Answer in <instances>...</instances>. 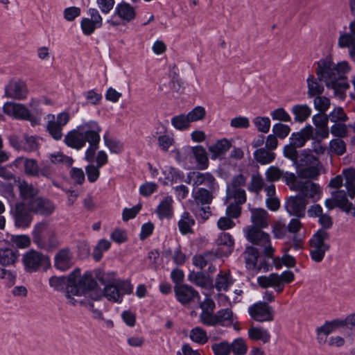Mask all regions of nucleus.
Wrapping results in <instances>:
<instances>
[{
  "label": "nucleus",
  "mask_w": 355,
  "mask_h": 355,
  "mask_svg": "<svg viewBox=\"0 0 355 355\" xmlns=\"http://www.w3.org/2000/svg\"><path fill=\"white\" fill-rule=\"evenodd\" d=\"M189 337L192 341L199 345H204L209 340L207 331L200 327L192 329Z\"/></svg>",
  "instance_id": "nucleus-43"
},
{
  "label": "nucleus",
  "mask_w": 355,
  "mask_h": 355,
  "mask_svg": "<svg viewBox=\"0 0 355 355\" xmlns=\"http://www.w3.org/2000/svg\"><path fill=\"white\" fill-rule=\"evenodd\" d=\"M211 349L214 355H229L231 353L230 345L225 340L214 343Z\"/></svg>",
  "instance_id": "nucleus-56"
},
{
  "label": "nucleus",
  "mask_w": 355,
  "mask_h": 355,
  "mask_svg": "<svg viewBox=\"0 0 355 355\" xmlns=\"http://www.w3.org/2000/svg\"><path fill=\"white\" fill-rule=\"evenodd\" d=\"M103 139L105 146L111 153H120L123 150V146L118 139L110 138L107 135H104Z\"/></svg>",
  "instance_id": "nucleus-55"
},
{
  "label": "nucleus",
  "mask_w": 355,
  "mask_h": 355,
  "mask_svg": "<svg viewBox=\"0 0 355 355\" xmlns=\"http://www.w3.org/2000/svg\"><path fill=\"white\" fill-rule=\"evenodd\" d=\"M290 131L291 128L288 125L281 123H276L272 127L274 135L280 139L286 137L290 133Z\"/></svg>",
  "instance_id": "nucleus-64"
},
{
  "label": "nucleus",
  "mask_w": 355,
  "mask_h": 355,
  "mask_svg": "<svg viewBox=\"0 0 355 355\" xmlns=\"http://www.w3.org/2000/svg\"><path fill=\"white\" fill-rule=\"evenodd\" d=\"M330 239V234L325 230H318L309 240L310 257L316 263L321 262L325 253L330 250V245L327 243Z\"/></svg>",
  "instance_id": "nucleus-7"
},
{
  "label": "nucleus",
  "mask_w": 355,
  "mask_h": 355,
  "mask_svg": "<svg viewBox=\"0 0 355 355\" xmlns=\"http://www.w3.org/2000/svg\"><path fill=\"white\" fill-rule=\"evenodd\" d=\"M344 123L345 122L334 123V124L331 127V133L338 138H344L347 137L348 125H347Z\"/></svg>",
  "instance_id": "nucleus-54"
},
{
  "label": "nucleus",
  "mask_w": 355,
  "mask_h": 355,
  "mask_svg": "<svg viewBox=\"0 0 355 355\" xmlns=\"http://www.w3.org/2000/svg\"><path fill=\"white\" fill-rule=\"evenodd\" d=\"M64 141L69 147L76 150L81 149L86 144L78 128L69 132Z\"/></svg>",
  "instance_id": "nucleus-29"
},
{
  "label": "nucleus",
  "mask_w": 355,
  "mask_h": 355,
  "mask_svg": "<svg viewBox=\"0 0 355 355\" xmlns=\"http://www.w3.org/2000/svg\"><path fill=\"white\" fill-rule=\"evenodd\" d=\"M95 278L97 279L102 284L105 285L102 296L105 297L108 300L116 302H121V293L119 292V287L116 284L112 283H107V278L105 273L100 270H95ZM98 288L101 290L99 287ZM102 297H101V299Z\"/></svg>",
  "instance_id": "nucleus-18"
},
{
  "label": "nucleus",
  "mask_w": 355,
  "mask_h": 355,
  "mask_svg": "<svg viewBox=\"0 0 355 355\" xmlns=\"http://www.w3.org/2000/svg\"><path fill=\"white\" fill-rule=\"evenodd\" d=\"M314 107L320 113H325V112L329 108L330 100L322 95L313 97Z\"/></svg>",
  "instance_id": "nucleus-49"
},
{
  "label": "nucleus",
  "mask_w": 355,
  "mask_h": 355,
  "mask_svg": "<svg viewBox=\"0 0 355 355\" xmlns=\"http://www.w3.org/2000/svg\"><path fill=\"white\" fill-rule=\"evenodd\" d=\"M233 284V279L230 272L220 271L216 276L215 284L213 285L218 291H226Z\"/></svg>",
  "instance_id": "nucleus-39"
},
{
  "label": "nucleus",
  "mask_w": 355,
  "mask_h": 355,
  "mask_svg": "<svg viewBox=\"0 0 355 355\" xmlns=\"http://www.w3.org/2000/svg\"><path fill=\"white\" fill-rule=\"evenodd\" d=\"M231 146V142L225 138L218 140L214 144L209 147V150L211 153V158L216 159L223 156Z\"/></svg>",
  "instance_id": "nucleus-32"
},
{
  "label": "nucleus",
  "mask_w": 355,
  "mask_h": 355,
  "mask_svg": "<svg viewBox=\"0 0 355 355\" xmlns=\"http://www.w3.org/2000/svg\"><path fill=\"white\" fill-rule=\"evenodd\" d=\"M3 113L17 119L27 120L33 122V117L28 109L22 104L6 102L3 107Z\"/></svg>",
  "instance_id": "nucleus-19"
},
{
  "label": "nucleus",
  "mask_w": 355,
  "mask_h": 355,
  "mask_svg": "<svg viewBox=\"0 0 355 355\" xmlns=\"http://www.w3.org/2000/svg\"><path fill=\"white\" fill-rule=\"evenodd\" d=\"M190 121L185 114L175 116L171 119V123L177 130H182L189 126Z\"/></svg>",
  "instance_id": "nucleus-53"
},
{
  "label": "nucleus",
  "mask_w": 355,
  "mask_h": 355,
  "mask_svg": "<svg viewBox=\"0 0 355 355\" xmlns=\"http://www.w3.org/2000/svg\"><path fill=\"white\" fill-rule=\"evenodd\" d=\"M18 189L21 200L34 214L44 217L51 216L55 210V203L49 198L39 195V189L25 180L19 182Z\"/></svg>",
  "instance_id": "nucleus-2"
},
{
  "label": "nucleus",
  "mask_w": 355,
  "mask_h": 355,
  "mask_svg": "<svg viewBox=\"0 0 355 355\" xmlns=\"http://www.w3.org/2000/svg\"><path fill=\"white\" fill-rule=\"evenodd\" d=\"M263 228L248 227L247 239L254 245L263 248V254L268 258H272L275 250L271 245L270 235L263 231Z\"/></svg>",
  "instance_id": "nucleus-9"
},
{
  "label": "nucleus",
  "mask_w": 355,
  "mask_h": 355,
  "mask_svg": "<svg viewBox=\"0 0 355 355\" xmlns=\"http://www.w3.org/2000/svg\"><path fill=\"white\" fill-rule=\"evenodd\" d=\"M70 293L76 296L89 293L94 300H100L102 296L93 272L88 270L80 276L79 268H75L67 277V291L65 295L67 298L70 297Z\"/></svg>",
  "instance_id": "nucleus-1"
},
{
  "label": "nucleus",
  "mask_w": 355,
  "mask_h": 355,
  "mask_svg": "<svg viewBox=\"0 0 355 355\" xmlns=\"http://www.w3.org/2000/svg\"><path fill=\"white\" fill-rule=\"evenodd\" d=\"M39 144L37 137L33 135H24L23 137V151L26 153L34 152L37 150Z\"/></svg>",
  "instance_id": "nucleus-46"
},
{
  "label": "nucleus",
  "mask_w": 355,
  "mask_h": 355,
  "mask_svg": "<svg viewBox=\"0 0 355 355\" xmlns=\"http://www.w3.org/2000/svg\"><path fill=\"white\" fill-rule=\"evenodd\" d=\"M195 225V220L187 211L183 212L180 220L178 223L180 233L183 235L193 233L192 226Z\"/></svg>",
  "instance_id": "nucleus-36"
},
{
  "label": "nucleus",
  "mask_w": 355,
  "mask_h": 355,
  "mask_svg": "<svg viewBox=\"0 0 355 355\" xmlns=\"http://www.w3.org/2000/svg\"><path fill=\"white\" fill-rule=\"evenodd\" d=\"M174 293L176 300L183 306H187L196 300H200L199 293L191 286L186 284L175 285Z\"/></svg>",
  "instance_id": "nucleus-15"
},
{
  "label": "nucleus",
  "mask_w": 355,
  "mask_h": 355,
  "mask_svg": "<svg viewBox=\"0 0 355 355\" xmlns=\"http://www.w3.org/2000/svg\"><path fill=\"white\" fill-rule=\"evenodd\" d=\"M252 225L249 227L266 228L270 224V215L263 208H252L248 205Z\"/></svg>",
  "instance_id": "nucleus-23"
},
{
  "label": "nucleus",
  "mask_w": 355,
  "mask_h": 355,
  "mask_svg": "<svg viewBox=\"0 0 355 355\" xmlns=\"http://www.w3.org/2000/svg\"><path fill=\"white\" fill-rule=\"evenodd\" d=\"M326 86L333 89L336 94L343 93L349 87L348 83L345 81L343 78L336 79L335 80H333L331 83H329V85Z\"/></svg>",
  "instance_id": "nucleus-62"
},
{
  "label": "nucleus",
  "mask_w": 355,
  "mask_h": 355,
  "mask_svg": "<svg viewBox=\"0 0 355 355\" xmlns=\"http://www.w3.org/2000/svg\"><path fill=\"white\" fill-rule=\"evenodd\" d=\"M114 15L126 22H130L136 17L134 8L124 1L116 5Z\"/></svg>",
  "instance_id": "nucleus-27"
},
{
  "label": "nucleus",
  "mask_w": 355,
  "mask_h": 355,
  "mask_svg": "<svg viewBox=\"0 0 355 355\" xmlns=\"http://www.w3.org/2000/svg\"><path fill=\"white\" fill-rule=\"evenodd\" d=\"M77 128L85 142L91 145H96V143L100 142L101 128L97 121L94 120L84 121Z\"/></svg>",
  "instance_id": "nucleus-12"
},
{
  "label": "nucleus",
  "mask_w": 355,
  "mask_h": 355,
  "mask_svg": "<svg viewBox=\"0 0 355 355\" xmlns=\"http://www.w3.org/2000/svg\"><path fill=\"white\" fill-rule=\"evenodd\" d=\"M343 174L345 178L344 186L347 196L353 199L355 197V169L348 168L343 171Z\"/></svg>",
  "instance_id": "nucleus-33"
},
{
  "label": "nucleus",
  "mask_w": 355,
  "mask_h": 355,
  "mask_svg": "<svg viewBox=\"0 0 355 355\" xmlns=\"http://www.w3.org/2000/svg\"><path fill=\"white\" fill-rule=\"evenodd\" d=\"M245 254L248 255L245 257L246 267L250 269L256 268L259 254L258 250L254 247H247L245 248Z\"/></svg>",
  "instance_id": "nucleus-45"
},
{
  "label": "nucleus",
  "mask_w": 355,
  "mask_h": 355,
  "mask_svg": "<svg viewBox=\"0 0 355 355\" xmlns=\"http://www.w3.org/2000/svg\"><path fill=\"white\" fill-rule=\"evenodd\" d=\"M307 204L308 200L300 194H297L287 198L285 202V207L291 216L300 218L305 216Z\"/></svg>",
  "instance_id": "nucleus-16"
},
{
  "label": "nucleus",
  "mask_w": 355,
  "mask_h": 355,
  "mask_svg": "<svg viewBox=\"0 0 355 355\" xmlns=\"http://www.w3.org/2000/svg\"><path fill=\"white\" fill-rule=\"evenodd\" d=\"M254 157L256 161L261 164H268L273 162L276 155L272 150L265 148H260L254 151Z\"/></svg>",
  "instance_id": "nucleus-40"
},
{
  "label": "nucleus",
  "mask_w": 355,
  "mask_h": 355,
  "mask_svg": "<svg viewBox=\"0 0 355 355\" xmlns=\"http://www.w3.org/2000/svg\"><path fill=\"white\" fill-rule=\"evenodd\" d=\"M28 90L24 82L11 80L5 87V96L8 98L21 100L26 97Z\"/></svg>",
  "instance_id": "nucleus-21"
},
{
  "label": "nucleus",
  "mask_w": 355,
  "mask_h": 355,
  "mask_svg": "<svg viewBox=\"0 0 355 355\" xmlns=\"http://www.w3.org/2000/svg\"><path fill=\"white\" fill-rule=\"evenodd\" d=\"M329 150L337 155H343L346 152V144L340 138L334 139L330 141Z\"/></svg>",
  "instance_id": "nucleus-48"
},
{
  "label": "nucleus",
  "mask_w": 355,
  "mask_h": 355,
  "mask_svg": "<svg viewBox=\"0 0 355 355\" xmlns=\"http://www.w3.org/2000/svg\"><path fill=\"white\" fill-rule=\"evenodd\" d=\"M321 82L318 78H315L313 75L309 76L306 79L307 95L309 98H313L323 94L324 87Z\"/></svg>",
  "instance_id": "nucleus-31"
},
{
  "label": "nucleus",
  "mask_w": 355,
  "mask_h": 355,
  "mask_svg": "<svg viewBox=\"0 0 355 355\" xmlns=\"http://www.w3.org/2000/svg\"><path fill=\"white\" fill-rule=\"evenodd\" d=\"M290 189L291 190L298 191L299 194L304 198H309L316 201L319 199V196L315 199L317 195L321 193L320 186L310 180L297 181V180L291 184Z\"/></svg>",
  "instance_id": "nucleus-14"
},
{
  "label": "nucleus",
  "mask_w": 355,
  "mask_h": 355,
  "mask_svg": "<svg viewBox=\"0 0 355 355\" xmlns=\"http://www.w3.org/2000/svg\"><path fill=\"white\" fill-rule=\"evenodd\" d=\"M191 152L198 168L204 170L208 167V157L206 150L202 146H196L191 148Z\"/></svg>",
  "instance_id": "nucleus-35"
},
{
  "label": "nucleus",
  "mask_w": 355,
  "mask_h": 355,
  "mask_svg": "<svg viewBox=\"0 0 355 355\" xmlns=\"http://www.w3.org/2000/svg\"><path fill=\"white\" fill-rule=\"evenodd\" d=\"M317 65L315 73L318 78L324 82L326 85H329L333 80L340 79V73L336 70L331 58L327 57L320 60Z\"/></svg>",
  "instance_id": "nucleus-10"
},
{
  "label": "nucleus",
  "mask_w": 355,
  "mask_h": 355,
  "mask_svg": "<svg viewBox=\"0 0 355 355\" xmlns=\"http://www.w3.org/2000/svg\"><path fill=\"white\" fill-rule=\"evenodd\" d=\"M248 337L254 341L261 340L263 343H267L270 340L269 332L261 327L252 326L248 329Z\"/></svg>",
  "instance_id": "nucleus-38"
},
{
  "label": "nucleus",
  "mask_w": 355,
  "mask_h": 355,
  "mask_svg": "<svg viewBox=\"0 0 355 355\" xmlns=\"http://www.w3.org/2000/svg\"><path fill=\"white\" fill-rule=\"evenodd\" d=\"M258 131L267 133L270 128V120L268 117L257 116L253 121Z\"/></svg>",
  "instance_id": "nucleus-61"
},
{
  "label": "nucleus",
  "mask_w": 355,
  "mask_h": 355,
  "mask_svg": "<svg viewBox=\"0 0 355 355\" xmlns=\"http://www.w3.org/2000/svg\"><path fill=\"white\" fill-rule=\"evenodd\" d=\"M320 162L309 150H304L299 154L293 163L297 173L301 178H317L320 175L318 165Z\"/></svg>",
  "instance_id": "nucleus-6"
},
{
  "label": "nucleus",
  "mask_w": 355,
  "mask_h": 355,
  "mask_svg": "<svg viewBox=\"0 0 355 355\" xmlns=\"http://www.w3.org/2000/svg\"><path fill=\"white\" fill-rule=\"evenodd\" d=\"M334 198L325 200V206L331 210L335 207L340 209L346 214H349L348 199L349 197L345 190H338L333 193Z\"/></svg>",
  "instance_id": "nucleus-24"
},
{
  "label": "nucleus",
  "mask_w": 355,
  "mask_h": 355,
  "mask_svg": "<svg viewBox=\"0 0 355 355\" xmlns=\"http://www.w3.org/2000/svg\"><path fill=\"white\" fill-rule=\"evenodd\" d=\"M244 175H235L230 184L227 186L226 200L234 199L226 208V216L237 218L241 214V205L244 203Z\"/></svg>",
  "instance_id": "nucleus-3"
},
{
  "label": "nucleus",
  "mask_w": 355,
  "mask_h": 355,
  "mask_svg": "<svg viewBox=\"0 0 355 355\" xmlns=\"http://www.w3.org/2000/svg\"><path fill=\"white\" fill-rule=\"evenodd\" d=\"M12 213L16 227L26 229L30 227L33 220V212L27 207L25 200L17 202Z\"/></svg>",
  "instance_id": "nucleus-11"
},
{
  "label": "nucleus",
  "mask_w": 355,
  "mask_h": 355,
  "mask_svg": "<svg viewBox=\"0 0 355 355\" xmlns=\"http://www.w3.org/2000/svg\"><path fill=\"white\" fill-rule=\"evenodd\" d=\"M199 303V306L202 309V312L200 314L199 319L202 324H205L206 322L208 321L207 315H212L214 313L216 308L215 302L214 300L207 295L204 301L201 302L200 300L197 301Z\"/></svg>",
  "instance_id": "nucleus-30"
},
{
  "label": "nucleus",
  "mask_w": 355,
  "mask_h": 355,
  "mask_svg": "<svg viewBox=\"0 0 355 355\" xmlns=\"http://www.w3.org/2000/svg\"><path fill=\"white\" fill-rule=\"evenodd\" d=\"M249 314L258 322H270L274 320V311L266 302H258L248 309Z\"/></svg>",
  "instance_id": "nucleus-17"
},
{
  "label": "nucleus",
  "mask_w": 355,
  "mask_h": 355,
  "mask_svg": "<svg viewBox=\"0 0 355 355\" xmlns=\"http://www.w3.org/2000/svg\"><path fill=\"white\" fill-rule=\"evenodd\" d=\"M6 243H8V245L10 242L12 243V245H15L17 248H26L31 245V240L29 236L26 234L21 235H11L10 238V241H4Z\"/></svg>",
  "instance_id": "nucleus-44"
},
{
  "label": "nucleus",
  "mask_w": 355,
  "mask_h": 355,
  "mask_svg": "<svg viewBox=\"0 0 355 355\" xmlns=\"http://www.w3.org/2000/svg\"><path fill=\"white\" fill-rule=\"evenodd\" d=\"M291 112L295 116V121L300 123L305 121L311 114V107L306 104L295 105Z\"/></svg>",
  "instance_id": "nucleus-37"
},
{
  "label": "nucleus",
  "mask_w": 355,
  "mask_h": 355,
  "mask_svg": "<svg viewBox=\"0 0 355 355\" xmlns=\"http://www.w3.org/2000/svg\"><path fill=\"white\" fill-rule=\"evenodd\" d=\"M313 133V127L311 125H308L300 132L293 133L290 138L291 142L297 148H301L311 138Z\"/></svg>",
  "instance_id": "nucleus-26"
},
{
  "label": "nucleus",
  "mask_w": 355,
  "mask_h": 355,
  "mask_svg": "<svg viewBox=\"0 0 355 355\" xmlns=\"http://www.w3.org/2000/svg\"><path fill=\"white\" fill-rule=\"evenodd\" d=\"M279 277V275L277 273H271L268 277H259L257 279V282L259 285L263 288H266L268 287H274Z\"/></svg>",
  "instance_id": "nucleus-52"
},
{
  "label": "nucleus",
  "mask_w": 355,
  "mask_h": 355,
  "mask_svg": "<svg viewBox=\"0 0 355 355\" xmlns=\"http://www.w3.org/2000/svg\"><path fill=\"white\" fill-rule=\"evenodd\" d=\"M50 160L53 164H64L67 167L72 166L73 159L71 157L66 156L61 153H57L50 155Z\"/></svg>",
  "instance_id": "nucleus-57"
},
{
  "label": "nucleus",
  "mask_w": 355,
  "mask_h": 355,
  "mask_svg": "<svg viewBox=\"0 0 355 355\" xmlns=\"http://www.w3.org/2000/svg\"><path fill=\"white\" fill-rule=\"evenodd\" d=\"M24 165L26 174L34 177L39 176V166L35 159L27 158Z\"/></svg>",
  "instance_id": "nucleus-58"
},
{
  "label": "nucleus",
  "mask_w": 355,
  "mask_h": 355,
  "mask_svg": "<svg viewBox=\"0 0 355 355\" xmlns=\"http://www.w3.org/2000/svg\"><path fill=\"white\" fill-rule=\"evenodd\" d=\"M111 243L106 239H101L95 246L93 251V257L96 261H99L103 257V252L110 249Z\"/></svg>",
  "instance_id": "nucleus-47"
},
{
  "label": "nucleus",
  "mask_w": 355,
  "mask_h": 355,
  "mask_svg": "<svg viewBox=\"0 0 355 355\" xmlns=\"http://www.w3.org/2000/svg\"><path fill=\"white\" fill-rule=\"evenodd\" d=\"M192 175L195 176L194 185L199 186L204 184L207 187H211V188L216 187L214 177L209 173H201L200 172H191L188 174V178H190Z\"/></svg>",
  "instance_id": "nucleus-34"
},
{
  "label": "nucleus",
  "mask_w": 355,
  "mask_h": 355,
  "mask_svg": "<svg viewBox=\"0 0 355 355\" xmlns=\"http://www.w3.org/2000/svg\"><path fill=\"white\" fill-rule=\"evenodd\" d=\"M192 211L197 219L200 220L201 222H205L211 214L209 206L203 207L201 205H196L193 207Z\"/></svg>",
  "instance_id": "nucleus-51"
},
{
  "label": "nucleus",
  "mask_w": 355,
  "mask_h": 355,
  "mask_svg": "<svg viewBox=\"0 0 355 355\" xmlns=\"http://www.w3.org/2000/svg\"><path fill=\"white\" fill-rule=\"evenodd\" d=\"M49 284L55 291H62L66 288L67 290V279L64 276H53L49 279Z\"/></svg>",
  "instance_id": "nucleus-60"
},
{
  "label": "nucleus",
  "mask_w": 355,
  "mask_h": 355,
  "mask_svg": "<svg viewBox=\"0 0 355 355\" xmlns=\"http://www.w3.org/2000/svg\"><path fill=\"white\" fill-rule=\"evenodd\" d=\"M234 245V240L229 233H221L217 239V248L205 252L203 254L195 255L193 263L200 266H205L206 263L218 259L223 257H227L231 254Z\"/></svg>",
  "instance_id": "nucleus-4"
},
{
  "label": "nucleus",
  "mask_w": 355,
  "mask_h": 355,
  "mask_svg": "<svg viewBox=\"0 0 355 355\" xmlns=\"http://www.w3.org/2000/svg\"><path fill=\"white\" fill-rule=\"evenodd\" d=\"M205 114L206 111L203 107L196 106L187 114V116L190 122H193L203 119Z\"/></svg>",
  "instance_id": "nucleus-63"
},
{
  "label": "nucleus",
  "mask_w": 355,
  "mask_h": 355,
  "mask_svg": "<svg viewBox=\"0 0 355 355\" xmlns=\"http://www.w3.org/2000/svg\"><path fill=\"white\" fill-rule=\"evenodd\" d=\"M172 202L173 200L171 197H166L160 202L156 209V212L160 218L172 217Z\"/></svg>",
  "instance_id": "nucleus-41"
},
{
  "label": "nucleus",
  "mask_w": 355,
  "mask_h": 355,
  "mask_svg": "<svg viewBox=\"0 0 355 355\" xmlns=\"http://www.w3.org/2000/svg\"><path fill=\"white\" fill-rule=\"evenodd\" d=\"M32 236L33 243L40 249L49 250L60 245L55 231L50 228L46 221L35 224Z\"/></svg>",
  "instance_id": "nucleus-5"
},
{
  "label": "nucleus",
  "mask_w": 355,
  "mask_h": 355,
  "mask_svg": "<svg viewBox=\"0 0 355 355\" xmlns=\"http://www.w3.org/2000/svg\"><path fill=\"white\" fill-rule=\"evenodd\" d=\"M19 256V254L17 250H13L9 247L0 248V264L3 266L14 265Z\"/></svg>",
  "instance_id": "nucleus-28"
},
{
  "label": "nucleus",
  "mask_w": 355,
  "mask_h": 355,
  "mask_svg": "<svg viewBox=\"0 0 355 355\" xmlns=\"http://www.w3.org/2000/svg\"><path fill=\"white\" fill-rule=\"evenodd\" d=\"M73 252L69 248H62L58 251L54 257V266L57 270L64 272L73 265Z\"/></svg>",
  "instance_id": "nucleus-22"
},
{
  "label": "nucleus",
  "mask_w": 355,
  "mask_h": 355,
  "mask_svg": "<svg viewBox=\"0 0 355 355\" xmlns=\"http://www.w3.org/2000/svg\"><path fill=\"white\" fill-rule=\"evenodd\" d=\"M329 121L333 123L346 122L349 118L341 107H335L328 115Z\"/></svg>",
  "instance_id": "nucleus-50"
},
{
  "label": "nucleus",
  "mask_w": 355,
  "mask_h": 355,
  "mask_svg": "<svg viewBox=\"0 0 355 355\" xmlns=\"http://www.w3.org/2000/svg\"><path fill=\"white\" fill-rule=\"evenodd\" d=\"M190 281L193 282L196 285L202 288L209 286L213 287L212 281L203 272L200 271L189 275Z\"/></svg>",
  "instance_id": "nucleus-42"
},
{
  "label": "nucleus",
  "mask_w": 355,
  "mask_h": 355,
  "mask_svg": "<svg viewBox=\"0 0 355 355\" xmlns=\"http://www.w3.org/2000/svg\"><path fill=\"white\" fill-rule=\"evenodd\" d=\"M21 262L25 271L28 273L38 271L42 266H51L50 259L47 255L33 249L29 250L23 254Z\"/></svg>",
  "instance_id": "nucleus-8"
},
{
  "label": "nucleus",
  "mask_w": 355,
  "mask_h": 355,
  "mask_svg": "<svg viewBox=\"0 0 355 355\" xmlns=\"http://www.w3.org/2000/svg\"><path fill=\"white\" fill-rule=\"evenodd\" d=\"M266 180L269 182H277L283 180L286 185L291 187V184L296 180V175L293 173L284 171L278 166H270L266 171Z\"/></svg>",
  "instance_id": "nucleus-20"
},
{
  "label": "nucleus",
  "mask_w": 355,
  "mask_h": 355,
  "mask_svg": "<svg viewBox=\"0 0 355 355\" xmlns=\"http://www.w3.org/2000/svg\"><path fill=\"white\" fill-rule=\"evenodd\" d=\"M216 190V187L211 188H198L197 190H193V196L196 205H207L211 203L214 198L213 193Z\"/></svg>",
  "instance_id": "nucleus-25"
},
{
  "label": "nucleus",
  "mask_w": 355,
  "mask_h": 355,
  "mask_svg": "<svg viewBox=\"0 0 355 355\" xmlns=\"http://www.w3.org/2000/svg\"><path fill=\"white\" fill-rule=\"evenodd\" d=\"M208 321L206 322L205 326L209 327H231L234 325L236 329V324L234 323V315L230 309H223L214 313L212 315H207Z\"/></svg>",
  "instance_id": "nucleus-13"
},
{
  "label": "nucleus",
  "mask_w": 355,
  "mask_h": 355,
  "mask_svg": "<svg viewBox=\"0 0 355 355\" xmlns=\"http://www.w3.org/2000/svg\"><path fill=\"white\" fill-rule=\"evenodd\" d=\"M80 26L85 35H91L97 28H100L96 22L89 18H83L80 21Z\"/></svg>",
  "instance_id": "nucleus-59"
}]
</instances>
